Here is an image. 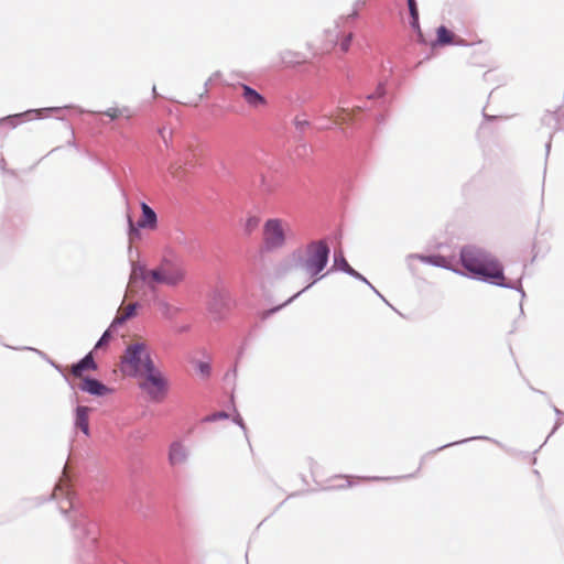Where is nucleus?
I'll use <instances>...</instances> for the list:
<instances>
[{"instance_id":"1","label":"nucleus","mask_w":564,"mask_h":564,"mask_svg":"<svg viewBox=\"0 0 564 564\" xmlns=\"http://www.w3.org/2000/svg\"><path fill=\"white\" fill-rule=\"evenodd\" d=\"M55 500L62 516L69 522L74 539L85 553V561L97 564H128L124 560L112 558L101 541L99 523L93 517V505L77 489L75 482L64 475L48 497L29 499L33 506Z\"/></svg>"},{"instance_id":"2","label":"nucleus","mask_w":564,"mask_h":564,"mask_svg":"<svg viewBox=\"0 0 564 564\" xmlns=\"http://www.w3.org/2000/svg\"><path fill=\"white\" fill-rule=\"evenodd\" d=\"M390 100L384 83H379L376 90L368 94L365 98L357 97L354 100L345 98L339 99L336 113H321L313 120L314 132L334 131L347 135V129L350 126H357L365 118L373 117L378 123L384 121L382 112H373L370 106L379 109H386ZM324 112V108L318 109Z\"/></svg>"},{"instance_id":"3","label":"nucleus","mask_w":564,"mask_h":564,"mask_svg":"<svg viewBox=\"0 0 564 564\" xmlns=\"http://www.w3.org/2000/svg\"><path fill=\"white\" fill-rule=\"evenodd\" d=\"M458 263L460 268L456 267L455 273L462 276L519 292L521 295L519 318L524 317L522 302L527 294L522 286V279L508 280L505 275V268L499 259L482 248L465 245L459 250Z\"/></svg>"},{"instance_id":"4","label":"nucleus","mask_w":564,"mask_h":564,"mask_svg":"<svg viewBox=\"0 0 564 564\" xmlns=\"http://www.w3.org/2000/svg\"><path fill=\"white\" fill-rule=\"evenodd\" d=\"M131 270L133 273L139 272L141 281L149 289L155 285L176 288L187 278L185 260L173 249L164 251L158 267L147 270L145 264L131 261Z\"/></svg>"},{"instance_id":"5","label":"nucleus","mask_w":564,"mask_h":564,"mask_svg":"<svg viewBox=\"0 0 564 564\" xmlns=\"http://www.w3.org/2000/svg\"><path fill=\"white\" fill-rule=\"evenodd\" d=\"M329 257L330 246L328 238L310 241L304 251L300 249L293 251L292 261L294 267L304 270L312 279L305 288L297 292L300 295L326 276V273H321L327 267Z\"/></svg>"},{"instance_id":"6","label":"nucleus","mask_w":564,"mask_h":564,"mask_svg":"<svg viewBox=\"0 0 564 564\" xmlns=\"http://www.w3.org/2000/svg\"><path fill=\"white\" fill-rule=\"evenodd\" d=\"M413 48H427L429 53L425 54L424 58L417 63L420 65L423 61L430 59L436 55L440 48L446 46H474L475 50L469 58V64L475 66L485 67V55L489 50V45L486 41L478 39L476 42H467L464 37H433L432 41L427 42V37H415L412 42Z\"/></svg>"},{"instance_id":"7","label":"nucleus","mask_w":564,"mask_h":564,"mask_svg":"<svg viewBox=\"0 0 564 564\" xmlns=\"http://www.w3.org/2000/svg\"><path fill=\"white\" fill-rule=\"evenodd\" d=\"M471 441H487V442H490L495 445H497L499 448H501L505 453H507L508 455L512 456V457H520L522 459H529L530 463L532 465L536 464V457H535V454L542 448V446L546 443L544 441V443L538 448L535 449L533 453H528V452H524V451H519V449H516L513 447H509L505 444H502L500 441L496 440V438H492V437H489V436H485V435H478V436H470V437H467V438H464V440H459V441H455V442H451V443H447V444H444L440 447H437L436 449H432L427 453H425L422 457H421V462H420V466L417 468V470L413 474H410V475H406V476H402L401 478H412L416 475V473L421 469L424 460L426 459V457L429 456H433L435 455L437 452H441L445 448H448V447H453V446H456V445H462V444H466V443H469Z\"/></svg>"},{"instance_id":"8","label":"nucleus","mask_w":564,"mask_h":564,"mask_svg":"<svg viewBox=\"0 0 564 564\" xmlns=\"http://www.w3.org/2000/svg\"><path fill=\"white\" fill-rule=\"evenodd\" d=\"M149 359H152V356L147 344L143 341L132 343L124 348L120 370L130 378H141Z\"/></svg>"},{"instance_id":"9","label":"nucleus","mask_w":564,"mask_h":564,"mask_svg":"<svg viewBox=\"0 0 564 564\" xmlns=\"http://www.w3.org/2000/svg\"><path fill=\"white\" fill-rule=\"evenodd\" d=\"M144 378L139 388L147 393L152 401H162L170 391V383L162 371L155 366L153 359L147 360V368L142 371Z\"/></svg>"},{"instance_id":"10","label":"nucleus","mask_w":564,"mask_h":564,"mask_svg":"<svg viewBox=\"0 0 564 564\" xmlns=\"http://www.w3.org/2000/svg\"><path fill=\"white\" fill-rule=\"evenodd\" d=\"M63 110H74L78 115L87 112L83 108L74 105H65L62 107H45L40 109H28L19 113L8 115L6 117L0 118V127H8L9 129H14L23 122L43 119L50 117L53 113L61 112Z\"/></svg>"},{"instance_id":"11","label":"nucleus","mask_w":564,"mask_h":564,"mask_svg":"<svg viewBox=\"0 0 564 564\" xmlns=\"http://www.w3.org/2000/svg\"><path fill=\"white\" fill-rule=\"evenodd\" d=\"M369 143L362 142L349 150L341 164L343 177L352 182L358 176L369 154Z\"/></svg>"},{"instance_id":"12","label":"nucleus","mask_w":564,"mask_h":564,"mask_svg":"<svg viewBox=\"0 0 564 564\" xmlns=\"http://www.w3.org/2000/svg\"><path fill=\"white\" fill-rule=\"evenodd\" d=\"M231 308L230 293L225 289H214L207 304V310L213 315L214 321L221 322L226 319Z\"/></svg>"},{"instance_id":"13","label":"nucleus","mask_w":564,"mask_h":564,"mask_svg":"<svg viewBox=\"0 0 564 564\" xmlns=\"http://www.w3.org/2000/svg\"><path fill=\"white\" fill-rule=\"evenodd\" d=\"M263 241L268 251L281 248L285 243V235L280 219L271 218L264 223Z\"/></svg>"},{"instance_id":"14","label":"nucleus","mask_w":564,"mask_h":564,"mask_svg":"<svg viewBox=\"0 0 564 564\" xmlns=\"http://www.w3.org/2000/svg\"><path fill=\"white\" fill-rule=\"evenodd\" d=\"M78 389L82 392L88 393L89 395L96 397V398H102L109 394H112L115 392V389L111 387H108L101 380L90 376L86 375L83 377Z\"/></svg>"},{"instance_id":"15","label":"nucleus","mask_w":564,"mask_h":564,"mask_svg":"<svg viewBox=\"0 0 564 564\" xmlns=\"http://www.w3.org/2000/svg\"><path fill=\"white\" fill-rule=\"evenodd\" d=\"M408 258L409 259H413V258L419 259L423 263L430 264L432 267L446 269V270H449L453 272L456 271L457 261H456L455 257H452V256H444L441 253H432V254H419V253L413 254L412 253V254H409Z\"/></svg>"},{"instance_id":"16","label":"nucleus","mask_w":564,"mask_h":564,"mask_svg":"<svg viewBox=\"0 0 564 564\" xmlns=\"http://www.w3.org/2000/svg\"><path fill=\"white\" fill-rule=\"evenodd\" d=\"M91 410V408L82 404H77L74 408V427L79 430L85 436H90L89 413Z\"/></svg>"},{"instance_id":"17","label":"nucleus","mask_w":564,"mask_h":564,"mask_svg":"<svg viewBox=\"0 0 564 564\" xmlns=\"http://www.w3.org/2000/svg\"><path fill=\"white\" fill-rule=\"evenodd\" d=\"M238 87L241 88V96L249 107L258 108L268 105L267 98L250 85L238 83Z\"/></svg>"},{"instance_id":"18","label":"nucleus","mask_w":564,"mask_h":564,"mask_svg":"<svg viewBox=\"0 0 564 564\" xmlns=\"http://www.w3.org/2000/svg\"><path fill=\"white\" fill-rule=\"evenodd\" d=\"M188 458V452L181 441H173L169 447L167 460L171 466L183 464Z\"/></svg>"},{"instance_id":"19","label":"nucleus","mask_w":564,"mask_h":564,"mask_svg":"<svg viewBox=\"0 0 564 564\" xmlns=\"http://www.w3.org/2000/svg\"><path fill=\"white\" fill-rule=\"evenodd\" d=\"M98 365L94 359V350L87 352L83 358L72 365V373L82 377L86 371H96Z\"/></svg>"},{"instance_id":"20","label":"nucleus","mask_w":564,"mask_h":564,"mask_svg":"<svg viewBox=\"0 0 564 564\" xmlns=\"http://www.w3.org/2000/svg\"><path fill=\"white\" fill-rule=\"evenodd\" d=\"M18 225L12 219H6L0 226V245L11 247L15 240Z\"/></svg>"},{"instance_id":"21","label":"nucleus","mask_w":564,"mask_h":564,"mask_svg":"<svg viewBox=\"0 0 564 564\" xmlns=\"http://www.w3.org/2000/svg\"><path fill=\"white\" fill-rule=\"evenodd\" d=\"M141 217L139 220V228L155 229L158 227V215L155 210L147 203H141Z\"/></svg>"},{"instance_id":"22","label":"nucleus","mask_w":564,"mask_h":564,"mask_svg":"<svg viewBox=\"0 0 564 564\" xmlns=\"http://www.w3.org/2000/svg\"><path fill=\"white\" fill-rule=\"evenodd\" d=\"M352 267L348 263V261L346 260L345 258V254L343 252L341 249L339 250H335L334 251V257H333V264L332 267L327 270L326 272V275L327 274H330L333 272H343L345 274H349L350 271H352Z\"/></svg>"},{"instance_id":"23","label":"nucleus","mask_w":564,"mask_h":564,"mask_svg":"<svg viewBox=\"0 0 564 564\" xmlns=\"http://www.w3.org/2000/svg\"><path fill=\"white\" fill-rule=\"evenodd\" d=\"M293 124L295 127V130L297 131V133L300 134V140L301 141H304V137H305V132L306 130H311L312 132H314L313 130V121H310L307 120L306 118H300V116H296L293 120ZM308 144L306 142H303L301 145H300V149L303 150V152H306V150L308 149Z\"/></svg>"},{"instance_id":"24","label":"nucleus","mask_w":564,"mask_h":564,"mask_svg":"<svg viewBox=\"0 0 564 564\" xmlns=\"http://www.w3.org/2000/svg\"><path fill=\"white\" fill-rule=\"evenodd\" d=\"M300 296V293H295L293 294L291 297H289L285 302H283L282 304H279V305H275V306H272L268 310H264V311H261L258 313L259 317L261 321H267L268 318H270L271 316H273L274 314L279 313L281 310H283L284 307H286L288 305H290L294 300H296L297 297Z\"/></svg>"},{"instance_id":"25","label":"nucleus","mask_w":564,"mask_h":564,"mask_svg":"<svg viewBox=\"0 0 564 564\" xmlns=\"http://www.w3.org/2000/svg\"><path fill=\"white\" fill-rule=\"evenodd\" d=\"M409 11H410V24L413 29V32L417 33V35H422V31L419 26V10L415 0H408Z\"/></svg>"},{"instance_id":"26","label":"nucleus","mask_w":564,"mask_h":564,"mask_svg":"<svg viewBox=\"0 0 564 564\" xmlns=\"http://www.w3.org/2000/svg\"><path fill=\"white\" fill-rule=\"evenodd\" d=\"M248 340H249V337L245 338L243 341L241 343L240 347L238 348V351H237V357H236V361H235V365L232 366V368H230L226 375H225V379H228L230 376H232L234 379H236L237 377V368H238V361L243 357V354L248 347Z\"/></svg>"},{"instance_id":"27","label":"nucleus","mask_w":564,"mask_h":564,"mask_svg":"<svg viewBox=\"0 0 564 564\" xmlns=\"http://www.w3.org/2000/svg\"><path fill=\"white\" fill-rule=\"evenodd\" d=\"M229 405L230 408L232 409L234 411V415L231 417V421L232 423H235L236 425H238L242 431L243 433L247 435V426H246V423L242 419V416L240 415V413L238 412L237 408H236V403H235V394L234 392H231L230 394V398H229Z\"/></svg>"},{"instance_id":"28","label":"nucleus","mask_w":564,"mask_h":564,"mask_svg":"<svg viewBox=\"0 0 564 564\" xmlns=\"http://www.w3.org/2000/svg\"><path fill=\"white\" fill-rule=\"evenodd\" d=\"M104 116L108 117L110 120H116L119 117H126L127 119L130 118V111L129 108H108L106 111L102 112Z\"/></svg>"},{"instance_id":"29","label":"nucleus","mask_w":564,"mask_h":564,"mask_svg":"<svg viewBox=\"0 0 564 564\" xmlns=\"http://www.w3.org/2000/svg\"><path fill=\"white\" fill-rule=\"evenodd\" d=\"M552 137L553 134L550 133L549 135V140L546 141L545 143V162L547 161V158H549V154H550V151H551V147H552ZM545 175H546V163L544 164V170H543V180H542V189H541V203H540V207L543 208L544 206V185H545Z\"/></svg>"},{"instance_id":"30","label":"nucleus","mask_w":564,"mask_h":564,"mask_svg":"<svg viewBox=\"0 0 564 564\" xmlns=\"http://www.w3.org/2000/svg\"><path fill=\"white\" fill-rule=\"evenodd\" d=\"M159 306H160V311H161L162 315L167 319H173L180 313L178 307H173L166 301H161L159 303Z\"/></svg>"},{"instance_id":"31","label":"nucleus","mask_w":564,"mask_h":564,"mask_svg":"<svg viewBox=\"0 0 564 564\" xmlns=\"http://www.w3.org/2000/svg\"><path fill=\"white\" fill-rule=\"evenodd\" d=\"M141 229L139 228V220L133 223L131 216L128 215V236L130 240H138L141 238Z\"/></svg>"},{"instance_id":"32","label":"nucleus","mask_w":564,"mask_h":564,"mask_svg":"<svg viewBox=\"0 0 564 564\" xmlns=\"http://www.w3.org/2000/svg\"><path fill=\"white\" fill-rule=\"evenodd\" d=\"M230 417L229 413L225 410L216 411L213 413H209L208 415L204 416L202 419L203 423H214L220 420H228Z\"/></svg>"},{"instance_id":"33","label":"nucleus","mask_w":564,"mask_h":564,"mask_svg":"<svg viewBox=\"0 0 564 564\" xmlns=\"http://www.w3.org/2000/svg\"><path fill=\"white\" fill-rule=\"evenodd\" d=\"M550 405L553 409V411H554L555 415L557 416V419H556V421L554 423V426H553L552 431L546 436L545 442H547V440L562 426L563 421L561 420V416L564 415V412L561 409H558L555 404L550 402Z\"/></svg>"},{"instance_id":"34","label":"nucleus","mask_w":564,"mask_h":564,"mask_svg":"<svg viewBox=\"0 0 564 564\" xmlns=\"http://www.w3.org/2000/svg\"><path fill=\"white\" fill-rule=\"evenodd\" d=\"M113 338V333L110 332V329H106L101 336L99 337V339L96 341L95 344V347L93 350H97V349H100L102 348L104 346H107L110 340Z\"/></svg>"},{"instance_id":"35","label":"nucleus","mask_w":564,"mask_h":564,"mask_svg":"<svg viewBox=\"0 0 564 564\" xmlns=\"http://www.w3.org/2000/svg\"><path fill=\"white\" fill-rule=\"evenodd\" d=\"M195 369L197 370V372L199 375H202L205 378H208L212 375V366L207 361H202V360L197 361Z\"/></svg>"},{"instance_id":"36","label":"nucleus","mask_w":564,"mask_h":564,"mask_svg":"<svg viewBox=\"0 0 564 564\" xmlns=\"http://www.w3.org/2000/svg\"><path fill=\"white\" fill-rule=\"evenodd\" d=\"M260 224V218L257 216H249L245 223V231L250 235Z\"/></svg>"},{"instance_id":"37","label":"nucleus","mask_w":564,"mask_h":564,"mask_svg":"<svg viewBox=\"0 0 564 564\" xmlns=\"http://www.w3.org/2000/svg\"><path fill=\"white\" fill-rule=\"evenodd\" d=\"M348 275L357 281L365 283L370 288V290H375V286L371 284V282L357 270L352 269V271H350Z\"/></svg>"},{"instance_id":"38","label":"nucleus","mask_w":564,"mask_h":564,"mask_svg":"<svg viewBox=\"0 0 564 564\" xmlns=\"http://www.w3.org/2000/svg\"><path fill=\"white\" fill-rule=\"evenodd\" d=\"M141 307L139 302H134L127 307L126 313L122 315L127 321L137 316V311Z\"/></svg>"},{"instance_id":"39","label":"nucleus","mask_w":564,"mask_h":564,"mask_svg":"<svg viewBox=\"0 0 564 564\" xmlns=\"http://www.w3.org/2000/svg\"><path fill=\"white\" fill-rule=\"evenodd\" d=\"M128 321L121 315V316H116L110 325L108 326V329H110V332H112L113 334L117 332V329L121 326H123Z\"/></svg>"},{"instance_id":"40","label":"nucleus","mask_w":564,"mask_h":564,"mask_svg":"<svg viewBox=\"0 0 564 564\" xmlns=\"http://www.w3.org/2000/svg\"><path fill=\"white\" fill-rule=\"evenodd\" d=\"M83 154L86 155L94 163L106 166L105 162L98 155L93 153L89 149H84Z\"/></svg>"},{"instance_id":"41","label":"nucleus","mask_w":564,"mask_h":564,"mask_svg":"<svg viewBox=\"0 0 564 564\" xmlns=\"http://www.w3.org/2000/svg\"><path fill=\"white\" fill-rule=\"evenodd\" d=\"M6 347L10 348V349H15V350H31V351H34L36 352L39 356H41L43 359H45L47 361V358H50L45 352L36 349V348H33V347H12V346H9V345H4Z\"/></svg>"},{"instance_id":"42","label":"nucleus","mask_w":564,"mask_h":564,"mask_svg":"<svg viewBox=\"0 0 564 564\" xmlns=\"http://www.w3.org/2000/svg\"><path fill=\"white\" fill-rule=\"evenodd\" d=\"M47 362H48L52 367H54L58 372H61V373L63 375L64 379L68 382L69 387H70L72 389H74V386H73V383L69 381L68 376H67V375H65V373L63 372V367H62L61 365H58L57 362H55L54 360H52L51 358H47Z\"/></svg>"},{"instance_id":"43","label":"nucleus","mask_w":564,"mask_h":564,"mask_svg":"<svg viewBox=\"0 0 564 564\" xmlns=\"http://www.w3.org/2000/svg\"><path fill=\"white\" fill-rule=\"evenodd\" d=\"M366 2L367 0H356L352 12L349 13L347 17H356L358 14V11L366 6Z\"/></svg>"},{"instance_id":"44","label":"nucleus","mask_w":564,"mask_h":564,"mask_svg":"<svg viewBox=\"0 0 564 564\" xmlns=\"http://www.w3.org/2000/svg\"><path fill=\"white\" fill-rule=\"evenodd\" d=\"M352 40L354 37H341L340 51L343 53H346L350 48Z\"/></svg>"},{"instance_id":"45","label":"nucleus","mask_w":564,"mask_h":564,"mask_svg":"<svg viewBox=\"0 0 564 564\" xmlns=\"http://www.w3.org/2000/svg\"><path fill=\"white\" fill-rule=\"evenodd\" d=\"M69 129H70V133H72V139L67 141V145L68 147H73L75 148L77 151H82L80 150V147L79 144L77 143V141L75 140V131H74V128L68 124Z\"/></svg>"},{"instance_id":"46","label":"nucleus","mask_w":564,"mask_h":564,"mask_svg":"<svg viewBox=\"0 0 564 564\" xmlns=\"http://www.w3.org/2000/svg\"><path fill=\"white\" fill-rule=\"evenodd\" d=\"M372 292L378 296L380 297L389 307H391L394 312H397L398 314H400V312L375 288V290H372Z\"/></svg>"},{"instance_id":"47","label":"nucleus","mask_w":564,"mask_h":564,"mask_svg":"<svg viewBox=\"0 0 564 564\" xmlns=\"http://www.w3.org/2000/svg\"><path fill=\"white\" fill-rule=\"evenodd\" d=\"M0 169L3 173H9L13 176L15 175V172L13 170L7 169V162H6L4 158H0Z\"/></svg>"},{"instance_id":"48","label":"nucleus","mask_w":564,"mask_h":564,"mask_svg":"<svg viewBox=\"0 0 564 564\" xmlns=\"http://www.w3.org/2000/svg\"><path fill=\"white\" fill-rule=\"evenodd\" d=\"M213 78H208L204 84V93L200 95V97L206 96L208 94V87L213 84Z\"/></svg>"},{"instance_id":"49","label":"nucleus","mask_w":564,"mask_h":564,"mask_svg":"<svg viewBox=\"0 0 564 564\" xmlns=\"http://www.w3.org/2000/svg\"><path fill=\"white\" fill-rule=\"evenodd\" d=\"M213 78H208L204 84V93L200 95V97L206 96L208 94V87L213 84Z\"/></svg>"},{"instance_id":"50","label":"nucleus","mask_w":564,"mask_h":564,"mask_svg":"<svg viewBox=\"0 0 564 564\" xmlns=\"http://www.w3.org/2000/svg\"><path fill=\"white\" fill-rule=\"evenodd\" d=\"M482 118L486 121H494V120L498 119V116L488 115V113L485 112V109H484L482 110Z\"/></svg>"},{"instance_id":"51","label":"nucleus","mask_w":564,"mask_h":564,"mask_svg":"<svg viewBox=\"0 0 564 564\" xmlns=\"http://www.w3.org/2000/svg\"><path fill=\"white\" fill-rule=\"evenodd\" d=\"M189 330H191V325H188V324H184V325H182V326H180V327L177 328V332H178L180 334H184V333H187V332H189Z\"/></svg>"},{"instance_id":"52","label":"nucleus","mask_w":564,"mask_h":564,"mask_svg":"<svg viewBox=\"0 0 564 564\" xmlns=\"http://www.w3.org/2000/svg\"><path fill=\"white\" fill-rule=\"evenodd\" d=\"M436 35H451V34L448 33V31L446 30V28L442 25V26H440V28L437 29V33H436Z\"/></svg>"},{"instance_id":"53","label":"nucleus","mask_w":564,"mask_h":564,"mask_svg":"<svg viewBox=\"0 0 564 564\" xmlns=\"http://www.w3.org/2000/svg\"><path fill=\"white\" fill-rule=\"evenodd\" d=\"M223 74L219 70H216L213 73V75L209 78H213V82L219 80L221 78Z\"/></svg>"},{"instance_id":"54","label":"nucleus","mask_w":564,"mask_h":564,"mask_svg":"<svg viewBox=\"0 0 564 564\" xmlns=\"http://www.w3.org/2000/svg\"><path fill=\"white\" fill-rule=\"evenodd\" d=\"M344 477L347 479V482L345 485L337 486V488H339V489H344V488H348V487L352 486V482L349 480V478L347 476H344Z\"/></svg>"},{"instance_id":"55","label":"nucleus","mask_w":564,"mask_h":564,"mask_svg":"<svg viewBox=\"0 0 564 564\" xmlns=\"http://www.w3.org/2000/svg\"><path fill=\"white\" fill-rule=\"evenodd\" d=\"M159 134L161 135V138L163 139L165 145H167V141H166V138H165V128H160L159 129Z\"/></svg>"},{"instance_id":"56","label":"nucleus","mask_w":564,"mask_h":564,"mask_svg":"<svg viewBox=\"0 0 564 564\" xmlns=\"http://www.w3.org/2000/svg\"><path fill=\"white\" fill-rule=\"evenodd\" d=\"M533 391L546 397V392L545 391H542V390H538V389H534V388H531Z\"/></svg>"},{"instance_id":"57","label":"nucleus","mask_w":564,"mask_h":564,"mask_svg":"<svg viewBox=\"0 0 564 564\" xmlns=\"http://www.w3.org/2000/svg\"><path fill=\"white\" fill-rule=\"evenodd\" d=\"M369 479L378 481V480H383L384 478L375 476V477H370Z\"/></svg>"},{"instance_id":"58","label":"nucleus","mask_w":564,"mask_h":564,"mask_svg":"<svg viewBox=\"0 0 564 564\" xmlns=\"http://www.w3.org/2000/svg\"><path fill=\"white\" fill-rule=\"evenodd\" d=\"M152 94H153V97H156V96H158L156 87H155V86H153V87H152Z\"/></svg>"},{"instance_id":"59","label":"nucleus","mask_w":564,"mask_h":564,"mask_svg":"<svg viewBox=\"0 0 564 564\" xmlns=\"http://www.w3.org/2000/svg\"><path fill=\"white\" fill-rule=\"evenodd\" d=\"M257 327H258V325H257V324H254V325L251 327L250 333H252L253 330H256V329H257ZM249 336H251V334H249Z\"/></svg>"},{"instance_id":"60","label":"nucleus","mask_w":564,"mask_h":564,"mask_svg":"<svg viewBox=\"0 0 564 564\" xmlns=\"http://www.w3.org/2000/svg\"><path fill=\"white\" fill-rule=\"evenodd\" d=\"M128 250H129V253H130V256H131V254H132V252H133L132 247H131V246H129Z\"/></svg>"},{"instance_id":"61","label":"nucleus","mask_w":564,"mask_h":564,"mask_svg":"<svg viewBox=\"0 0 564 564\" xmlns=\"http://www.w3.org/2000/svg\"><path fill=\"white\" fill-rule=\"evenodd\" d=\"M488 74H489L488 72H486V73L484 74V79H485V80H487V76H488Z\"/></svg>"},{"instance_id":"62","label":"nucleus","mask_w":564,"mask_h":564,"mask_svg":"<svg viewBox=\"0 0 564 564\" xmlns=\"http://www.w3.org/2000/svg\"><path fill=\"white\" fill-rule=\"evenodd\" d=\"M56 119L61 120V121H65V118L64 117H56Z\"/></svg>"},{"instance_id":"63","label":"nucleus","mask_w":564,"mask_h":564,"mask_svg":"<svg viewBox=\"0 0 564 564\" xmlns=\"http://www.w3.org/2000/svg\"><path fill=\"white\" fill-rule=\"evenodd\" d=\"M518 324V319L514 321V325ZM516 329V326L513 327L512 332Z\"/></svg>"}]
</instances>
